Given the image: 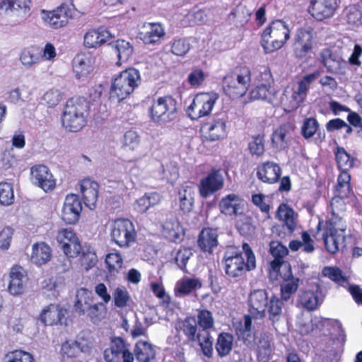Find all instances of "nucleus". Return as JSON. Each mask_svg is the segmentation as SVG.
<instances>
[{"mask_svg":"<svg viewBox=\"0 0 362 362\" xmlns=\"http://www.w3.org/2000/svg\"><path fill=\"white\" fill-rule=\"evenodd\" d=\"M89 111L88 102L83 98L68 100L62 116L63 127L69 132H77L86 124Z\"/></svg>","mask_w":362,"mask_h":362,"instance_id":"f257e3e1","label":"nucleus"},{"mask_svg":"<svg viewBox=\"0 0 362 362\" xmlns=\"http://www.w3.org/2000/svg\"><path fill=\"white\" fill-rule=\"evenodd\" d=\"M319 72H314L304 76L296 85L284 90L279 105H281L286 111L291 112L297 109L306 99L313 83L317 78Z\"/></svg>","mask_w":362,"mask_h":362,"instance_id":"f03ea898","label":"nucleus"},{"mask_svg":"<svg viewBox=\"0 0 362 362\" xmlns=\"http://www.w3.org/2000/svg\"><path fill=\"white\" fill-rule=\"evenodd\" d=\"M244 255L247 258V263L243 253L229 249L225 252L224 264L226 274L230 277L241 276L247 270H251L256 267L255 257L247 243L243 244Z\"/></svg>","mask_w":362,"mask_h":362,"instance_id":"7ed1b4c3","label":"nucleus"},{"mask_svg":"<svg viewBox=\"0 0 362 362\" xmlns=\"http://www.w3.org/2000/svg\"><path fill=\"white\" fill-rule=\"evenodd\" d=\"M290 37L288 25L281 20L272 22L264 30L261 46L265 53H272L281 49Z\"/></svg>","mask_w":362,"mask_h":362,"instance_id":"20e7f679","label":"nucleus"},{"mask_svg":"<svg viewBox=\"0 0 362 362\" xmlns=\"http://www.w3.org/2000/svg\"><path fill=\"white\" fill-rule=\"evenodd\" d=\"M141 82L140 72L134 68L127 69L113 80L110 94L119 100L125 99Z\"/></svg>","mask_w":362,"mask_h":362,"instance_id":"39448f33","label":"nucleus"},{"mask_svg":"<svg viewBox=\"0 0 362 362\" xmlns=\"http://www.w3.org/2000/svg\"><path fill=\"white\" fill-rule=\"evenodd\" d=\"M346 226L344 221H339L336 218L328 219L322 228V238L327 250L334 254L343 246L345 241L344 232Z\"/></svg>","mask_w":362,"mask_h":362,"instance_id":"423d86ee","label":"nucleus"},{"mask_svg":"<svg viewBox=\"0 0 362 362\" xmlns=\"http://www.w3.org/2000/svg\"><path fill=\"white\" fill-rule=\"evenodd\" d=\"M177 101L171 96L159 97L154 100L149 113L151 119L156 122L168 123L177 117Z\"/></svg>","mask_w":362,"mask_h":362,"instance_id":"0eeeda50","label":"nucleus"},{"mask_svg":"<svg viewBox=\"0 0 362 362\" xmlns=\"http://www.w3.org/2000/svg\"><path fill=\"white\" fill-rule=\"evenodd\" d=\"M250 71L243 68L240 73H232L225 76L223 79V90L232 98L243 96L250 85Z\"/></svg>","mask_w":362,"mask_h":362,"instance_id":"6e6552de","label":"nucleus"},{"mask_svg":"<svg viewBox=\"0 0 362 362\" xmlns=\"http://www.w3.org/2000/svg\"><path fill=\"white\" fill-rule=\"evenodd\" d=\"M111 237L120 247H129L136 238L134 223L126 218L115 220L111 225Z\"/></svg>","mask_w":362,"mask_h":362,"instance_id":"1a4fd4ad","label":"nucleus"},{"mask_svg":"<svg viewBox=\"0 0 362 362\" xmlns=\"http://www.w3.org/2000/svg\"><path fill=\"white\" fill-rule=\"evenodd\" d=\"M218 97V94L215 92L197 94L188 107L189 116L192 119H197L209 115L211 112Z\"/></svg>","mask_w":362,"mask_h":362,"instance_id":"9d476101","label":"nucleus"},{"mask_svg":"<svg viewBox=\"0 0 362 362\" xmlns=\"http://www.w3.org/2000/svg\"><path fill=\"white\" fill-rule=\"evenodd\" d=\"M316 39L317 33L311 26L306 25L298 29L293 44L296 56L299 58L305 57L313 49Z\"/></svg>","mask_w":362,"mask_h":362,"instance_id":"9b49d317","label":"nucleus"},{"mask_svg":"<svg viewBox=\"0 0 362 362\" xmlns=\"http://www.w3.org/2000/svg\"><path fill=\"white\" fill-rule=\"evenodd\" d=\"M261 77L263 81H265V83L257 86L250 90V99L252 100H264L274 106L279 105L278 92L270 85L271 81H272V76L270 71L265 69L262 73Z\"/></svg>","mask_w":362,"mask_h":362,"instance_id":"f8f14e48","label":"nucleus"},{"mask_svg":"<svg viewBox=\"0 0 362 362\" xmlns=\"http://www.w3.org/2000/svg\"><path fill=\"white\" fill-rule=\"evenodd\" d=\"M40 17L45 26L57 30L65 27L69 23L71 18L70 10L64 5L51 11L42 9L40 11Z\"/></svg>","mask_w":362,"mask_h":362,"instance_id":"ddd939ff","label":"nucleus"},{"mask_svg":"<svg viewBox=\"0 0 362 362\" xmlns=\"http://www.w3.org/2000/svg\"><path fill=\"white\" fill-rule=\"evenodd\" d=\"M57 240L66 257L74 258L81 253V243L71 228L59 230L57 235Z\"/></svg>","mask_w":362,"mask_h":362,"instance_id":"4468645a","label":"nucleus"},{"mask_svg":"<svg viewBox=\"0 0 362 362\" xmlns=\"http://www.w3.org/2000/svg\"><path fill=\"white\" fill-rule=\"evenodd\" d=\"M201 136L205 141H216L226 136V122L223 118L216 117L205 122L200 129Z\"/></svg>","mask_w":362,"mask_h":362,"instance_id":"2eb2a0df","label":"nucleus"},{"mask_svg":"<svg viewBox=\"0 0 362 362\" xmlns=\"http://www.w3.org/2000/svg\"><path fill=\"white\" fill-rule=\"evenodd\" d=\"M32 182L45 192L54 189L56 186V180L47 166L45 165H35L30 169Z\"/></svg>","mask_w":362,"mask_h":362,"instance_id":"dca6fc26","label":"nucleus"},{"mask_svg":"<svg viewBox=\"0 0 362 362\" xmlns=\"http://www.w3.org/2000/svg\"><path fill=\"white\" fill-rule=\"evenodd\" d=\"M269 298L266 290L256 289L250 292L248 298L249 312L255 318H262L265 316Z\"/></svg>","mask_w":362,"mask_h":362,"instance_id":"f3484780","label":"nucleus"},{"mask_svg":"<svg viewBox=\"0 0 362 362\" xmlns=\"http://www.w3.org/2000/svg\"><path fill=\"white\" fill-rule=\"evenodd\" d=\"M282 270L279 272V278L282 279L281 284V297L282 300H288L296 292L298 288V278L292 275L291 265L283 264Z\"/></svg>","mask_w":362,"mask_h":362,"instance_id":"a211bd4d","label":"nucleus"},{"mask_svg":"<svg viewBox=\"0 0 362 362\" xmlns=\"http://www.w3.org/2000/svg\"><path fill=\"white\" fill-rule=\"evenodd\" d=\"M269 247L270 252L274 259L270 263L269 274L271 280L276 281L279 279V272L282 270V264H289L288 262L283 260L288 250L286 246L279 241L271 242Z\"/></svg>","mask_w":362,"mask_h":362,"instance_id":"6ab92c4d","label":"nucleus"},{"mask_svg":"<svg viewBox=\"0 0 362 362\" xmlns=\"http://www.w3.org/2000/svg\"><path fill=\"white\" fill-rule=\"evenodd\" d=\"M294 126L291 123H284L277 127L271 136L272 147L276 151H283L291 144Z\"/></svg>","mask_w":362,"mask_h":362,"instance_id":"aec40b11","label":"nucleus"},{"mask_svg":"<svg viewBox=\"0 0 362 362\" xmlns=\"http://www.w3.org/2000/svg\"><path fill=\"white\" fill-rule=\"evenodd\" d=\"M81 210L82 204L78 196L69 194L64 203L62 218L68 224H74L78 221Z\"/></svg>","mask_w":362,"mask_h":362,"instance_id":"412c9836","label":"nucleus"},{"mask_svg":"<svg viewBox=\"0 0 362 362\" xmlns=\"http://www.w3.org/2000/svg\"><path fill=\"white\" fill-rule=\"evenodd\" d=\"M338 6L337 0H310L309 13L317 21L331 16Z\"/></svg>","mask_w":362,"mask_h":362,"instance_id":"4be33fe9","label":"nucleus"},{"mask_svg":"<svg viewBox=\"0 0 362 362\" xmlns=\"http://www.w3.org/2000/svg\"><path fill=\"white\" fill-rule=\"evenodd\" d=\"M9 277L8 292L13 296L22 294L28 280L25 269L21 266L15 265L11 269Z\"/></svg>","mask_w":362,"mask_h":362,"instance_id":"5701e85b","label":"nucleus"},{"mask_svg":"<svg viewBox=\"0 0 362 362\" xmlns=\"http://www.w3.org/2000/svg\"><path fill=\"white\" fill-rule=\"evenodd\" d=\"M320 60L327 68V71L335 74H345L347 66L346 62L330 49H325L321 52Z\"/></svg>","mask_w":362,"mask_h":362,"instance_id":"b1692460","label":"nucleus"},{"mask_svg":"<svg viewBox=\"0 0 362 362\" xmlns=\"http://www.w3.org/2000/svg\"><path fill=\"white\" fill-rule=\"evenodd\" d=\"M223 186V177L218 170H213L202 179L199 184V193L202 197H207Z\"/></svg>","mask_w":362,"mask_h":362,"instance_id":"393cba45","label":"nucleus"},{"mask_svg":"<svg viewBox=\"0 0 362 362\" xmlns=\"http://www.w3.org/2000/svg\"><path fill=\"white\" fill-rule=\"evenodd\" d=\"M93 69V59L89 54L79 53L74 58L72 70L77 79L86 78Z\"/></svg>","mask_w":362,"mask_h":362,"instance_id":"a878e982","label":"nucleus"},{"mask_svg":"<svg viewBox=\"0 0 362 362\" xmlns=\"http://www.w3.org/2000/svg\"><path fill=\"white\" fill-rule=\"evenodd\" d=\"M281 170L279 165L272 161H267L257 168V176L263 182L273 184L276 182L281 176Z\"/></svg>","mask_w":362,"mask_h":362,"instance_id":"bb28decb","label":"nucleus"},{"mask_svg":"<svg viewBox=\"0 0 362 362\" xmlns=\"http://www.w3.org/2000/svg\"><path fill=\"white\" fill-rule=\"evenodd\" d=\"M218 206L222 214L232 216L242 214L243 203L238 194H229L221 199Z\"/></svg>","mask_w":362,"mask_h":362,"instance_id":"cd10ccee","label":"nucleus"},{"mask_svg":"<svg viewBox=\"0 0 362 362\" xmlns=\"http://www.w3.org/2000/svg\"><path fill=\"white\" fill-rule=\"evenodd\" d=\"M114 35L105 28L91 29L83 37V45L87 48H97L105 43Z\"/></svg>","mask_w":362,"mask_h":362,"instance_id":"c85d7f7f","label":"nucleus"},{"mask_svg":"<svg viewBox=\"0 0 362 362\" xmlns=\"http://www.w3.org/2000/svg\"><path fill=\"white\" fill-rule=\"evenodd\" d=\"M98 184L90 179H83L80 183V189L85 205L93 209L98 198Z\"/></svg>","mask_w":362,"mask_h":362,"instance_id":"c756f323","label":"nucleus"},{"mask_svg":"<svg viewBox=\"0 0 362 362\" xmlns=\"http://www.w3.org/2000/svg\"><path fill=\"white\" fill-rule=\"evenodd\" d=\"M165 34V29L160 23H148L144 25L140 37L146 45H155Z\"/></svg>","mask_w":362,"mask_h":362,"instance_id":"7c9ffc66","label":"nucleus"},{"mask_svg":"<svg viewBox=\"0 0 362 362\" xmlns=\"http://www.w3.org/2000/svg\"><path fill=\"white\" fill-rule=\"evenodd\" d=\"M52 257V249L45 242H38L33 245L30 261L37 266L47 264Z\"/></svg>","mask_w":362,"mask_h":362,"instance_id":"2f4dec72","label":"nucleus"},{"mask_svg":"<svg viewBox=\"0 0 362 362\" xmlns=\"http://www.w3.org/2000/svg\"><path fill=\"white\" fill-rule=\"evenodd\" d=\"M202 286L201 281L197 278L183 277L177 281L175 294L177 297H183L195 291Z\"/></svg>","mask_w":362,"mask_h":362,"instance_id":"473e14b6","label":"nucleus"},{"mask_svg":"<svg viewBox=\"0 0 362 362\" xmlns=\"http://www.w3.org/2000/svg\"><path fill=\"white\" fill-rule=\"evenodd\" d=\"M64 317V311L59 305L50 304L42 310L40 319L46 325H53L60 322Z\"/></svg>","mask_w":362,"mask_h":362,"instance_id":"72a5a7b5","label":"nucleus"},{"mask_svg":"<svg viewBox=\"0 0 362 362\" xmlns=\"http://www.w3.org/2000/svg\"><path fill=\"white\" fill-rule=\"evenodd\" d=\"M194 187L187 185H182L177 192V200L180 209L185 213L191 211L193 209L194 202Z\"/></svg>","mask_w":362,"mask_h":362,"instance_id":"f704fd0d","label":"nucleus"},{"mask_svg":"<svg viewBox=\"0 0 362 362\" xmlns=\"http://www.w3.org/2000/svg\"><path fill=\"white\" fill-rule=\"evenodd\" d=\"M297 214L288 205L281 204L276 211V217L281 221L284 226L289 230L293 232L297 226Z\"/></svg>","mask_w":362,"mask_h":362,"instance_id":"c9c22d12","label":"nucleus"},{"mask_svg":"<svg viewBox=\"0 0 362 362\" xmlns=\"http://www.w3.org/2000/svg\"><path fill=\"white\" fill-rule=\"evenodd\" d=\"M163 235L172 242H177L182 238L183 229L175 217L168 219L163 225Z\"/></svg>","mask_w":362,"mask_h":362,"instance_id":"e433bc0d","label":"nucleus"},{"mask_svg":"<svg viewBox=\"0 0 362 362\" xmlns=\"http://www.w3.org/2000/svg\"><path fill=\"white\" fill-rule=\"evenodd\" d=\"M217 232L212 228H204L199 234L198 245L204 252H211L217 246Z\"/></svg>","mask_w":362,"mask_h":362,"instance_id":"4c0bfd02","label":"nucleus"},{"mask_svg":"<svg viewBox=\"0 0 362 362\" xmlns=\"http://www.w3.org/2000/svg\"><path fill=\"white\" fill-rule=\"evenodd\" d=\"M134 354L139 362H149L154 358L156 352L147 341H139L135 345Z\"/></svg>","mask_w":362,"mask_h":362,"instance_id":"58836bf2","label":"nucleus"},{"mask_svg":"<svg viewBox=\"0 0 362 362\" xmlns=\"http://www.w3.org/2000/svg\"><path fill=\"white\" fill-rule=\"evenodd\" d=\"M112 47L117 56V65H121L127 62L134 52L132 45L129 42L124 40H118L115 42Z\"/></svg>","mask_w":362,"mask_h":362,"instance_id":"ea45409f","label":"nucleus"},{"mask_svg":"<svg viewBox=\"0 0 362 362\" xmlns=\"http://www.w3.org/2000/svg\"><path fill=\"white\" fill-rule=\"evenodd\" d=\"M352 193L351 175L348 171L342 170L337 177L335 194L342 197H350Z\"/></svg>","mask_w":362,"mask_h":362,"instance_id":"a19ab883","label":"nucleus"},{"mask_svg":"<svg viewBox=\"0 0 362 362\" xmlns=\"http://www.w3.org/2000/svg\"><path fill=\"white\" fill-rule=\"evenodd\" d=\"M299 303L308 310H314L321 304L317 292L305 291L298 297Z\"/></svg>","mask_w":362,"mask_h":362,"instance_id":"79ce46f5","label":"nucleus"},{"mask_svg":"<svg viewBox=\"0 0 362 362\" xmlns=\"http://www.w3.org/2000/svg\"><path fill=\"white\" fill-rule=\"evenodd\" d=\"M233 337L228 333H221L218 335L216 344V349L221 357L229 354L232 349Z\"/></svg>","mask_w":362,"mask_h":362,"instance_id":"37998d69","label":"nucleus"},{"mask_svg":"<svg viewBox=\"0 0 362 362\" xmlns=\"http://www.w3.org/2000/svg\"><path fill=\"white\" fill-rule=\"evenodd\" d=\"M348 197H342L339 194H335L334 197L332 199L330 202L331 216L329 219L336 218L339 221H344L342 214L346 210L345 199Z\"/></svg>","mask_w":362,"mask_h":362,"instance_id":"c03bdc74","label":"nucleus"},{"mask_svg":"<svg viewBox=\"0 0 362 362\" xmlns=\"http://www.w3.org/2000/svg\"><path fill=\"white\" fill-rule=\"evenodd\" d=\"M282 302L276 296H272L269 302L267 308L269 319L275 323L280 320L282 316Z\"/></svg>","mask_w":362,"mask_h":362,"instance_id":"a18cd8bd","label":"nucleus"},{"mask_svg":"<svg viewBox=\"0 0 362 362\" xmlns=\"http://www.w3.org/2000/svg\"><path fill=\"white\" fill-rule=\"evenodd\" d=\"M335 159L339 168L348 171L354 166V159L342 147H337L334 151Z\"/></svg>","mask_w":362,"mask_h":362,"instance_id":"49530a36","label":"nucleus"},{"mask_svg":"<svg viewBox=\"0 0 362 362\" xmlns=\"http://www.w3.org/2000/svg\"><path fill=\"white\" fill-rule=\"evenodd\" d=\"M113 301L115 307L125 308L130 305L132 299L130 295L124 286H117L112 293Z\"/></svg>","mask_w":362,"mask_h":362,"instance_id":"de8ad7c7","label":"nucleus"},{"mask_svg":"<svg viewBox=\"0 0 362 362\" xmlns=\"http://www.w3.org/2000/svg\"><path fill=\"white\" fill-rule=\"evenodd\" d=\"M4 362H35V358L30 353L16 349L8 352L4 356Z\"/></svg>","mask_w":362,"mask_h":362,"instance_id":"09e8293b","label":"nucleus"},{"mask_svg":"<svg viewBox=\"0 0 362 362\" xmlns=\"http://www.w3.org/2000/svg\"><path fill=\"white\" fill-rule=\"evenodd\" d=\"M302 241L293 240L289 243V247L293 251H297L298 249L302 248L304 252H312L314 251V246L313 245V240L308 232H303L301 235Z\"/></svg>","mask_w":362,"mask_h":362,"instance_id":"8fccbe9b","label":"nucleus"},{"mask_svg":"<svg viewBox=\"0 0 362 362\" xmlns=\"http://www.w3.org/2000/svg\"><path fill=\"white\" fill-rule=\"evenodd\" d=\"M272 354V347L268 337L264 336L259 341L257 346V358L262 362H267Z\"/></svg>","mask_w":362,"mask_h":362,"instance_id":"3c124183","label":"nucleus"},{"mask_svg":"<svg viewBox=\"0 0 362 362\" xmlns=\"http://www.w3.org/2000/svg\"><path fill=\"white\" fill-rule=\"evenodd\" d=\"M105 264L109 273L115 275L122 269L123 259L119 253H110L106 255Z\"/></svg>","mask_w":362,"mask_h":362,"instance_id":"603ef678","label":"nucleus"},{"mask_svg":"<svg viewBox=\"0 0 362 362\" xmlns=\"http://www.w3.org/2000/svg\"><path fill=\"white\" fill-rule=\"evenodd\" d=\"M107 315V307L104 303H98L90 305L88 310L87 315L94 323L101 321L105 318Z\"/></svg>","mask_w":362,"mask_h":362,"instance_id":"864d4df0","label":"nucleus"},{"mask_svg":"<svg viewBox=\"0 0 362 362\" xmlns=\"http://www.w3.org/2000/svg\"><path fill=\"white\" fill-rule=\"evenodd\" d=\"M14 202V192L11 184L8 182L0 183V204L10 206Z\"/></svg>","mask_w":362,"mask_h":362,"instance_id":"5fc2aeb1","label":"nucleus"},{"mask_svg":"<svg viewBox=\"0 0 362 362\" xmlns=\"http://www.w3.org/2000/svg\"><path fill=\"white\" fill-rule=\"evenodd\" d=\"M346 22L351 27H358L362 25V7L352 6L346 11Z\"/></svg>","mask_w":362,"mask_h":362,"instance_id":"6e6d98bb","label":"nucleus"},{"mask_svg":"<svg viewBox=\"0 0 362 362\" xmlns=\"http://www.w3.org/2000/svg\"><path fill=\"white\" fill-rule=\"evenodd\" d=\"M323 276L337 283L343 284L347 281V278L344 275L342 271L338 267H325L322 271Z\"/></svg>","mask_w":362,"mask_h":362,"instance_id":"4d7b16f0","label":"nucleus"},{"mask_svg":"<svg viewBox=\"0 0 362 362\" xmlns=\"http://www.w3.org/2000/svg\"><path fill=\"white\" fill-rule=\"evenodd\" d=\"M78 262L81 269L88 272L95 267L98 262V257L94 252L88 250L87 252H83L82 255L78 259Z\"/></svg>","mask_w":362,"mask_h":362,"instance_id":"13d9d810","label":"nucleus"},{"mask_svg":"<svg viewBox=\"0 0 362 362\" xmlns=\"http://www.w3.org/2000/svg\"><path fill=\"white\" fill-rule=\"evenodd\" d=\"M122 144L125 148L136 151L140 144V136L135 131H127L124 134Z\"/></svg>","mask_w":362,"mask_h":362,"instance_id":"bf43d9fd","label":"nucleus"},{"mask_svg":"<svg viewBox=\"0 0 362 362\" xmlns=\"http://www.w3.org/2000/svg\"><path fill=\"white\" fill-rule=\"evenodd\" d=\"M297 327L301 334H310L314 329L313 319L309 315L298 317Z\"/></svg>","mask_w":362,"mask_h":362,"instance_id":"052dcab7","label":"nucleus"},{"mask_svg":"<svg viewBox=\"0 0 362 362\" xmlns=\"http://www.w3.org/2000/svg\"><path fill=\"white\" fill-rule=\"evenodd\" d=\"M318 127L319 124L316 119L313 117L306 118L303 121L301 127L302 134L305 139H310L315 135Z\"/></svg>","mask_w":362,"mask_h":362,"instance_id":"680f3d73","label":"nucleus"},{"mask_svg":"<svg viewBox=\"0 0 362 362\" xmlns=\"http://www.w3.org/2000/svg\"><path fill=\"white\" fill-rule=\"evenodd\" d=\"M190 49V45L186 39H175L171 45V52L177 56L183 57Z\"/></svg>","mask_w":362,"mask_h":362,"instance_id":"e2e57ef3","label":"nucleus"},{"mask_svg":"<svg viewBox=\"0 0 362 362\" xmlns=\"http://www.w3.org/2000/svg\"><path fill=\"white\" fill-rule=\"evenodd\" d=\"M40 57L35 53L33 48H27L23 50L21 54V63L28 67L39 62Z\"/></svg>","mask_w":362,"mask_h":362,"instance_id":"0e129e2a","label":"nucleus"},{"mask_svg":"<svg viewBox=\"0 0 362 362\" xmlns=\"http://www.w3.org/2000/svg\"><path fill=\"white\" fill-rule=\"evenodd\" d=\"M196 341L199 342L203 354L207 357H211L213 354V340L209 332H203Z\"/></svg>","mask_w":362,"mask_h":362,"instance_id":"69168bd1","label":"nucleus"},{"mask_svg":"<svg viewBox=\"0 0 362 362\" xmlns=\"http://www.w3.org/2000/svg\"><path fill=\"white\" fill-rule=\"evenodd\" d=\"M198 324L203 328V332L214 327V318L212 313L206 310H202L198 314Z\"/></svg>","mask_w":362,"mask_h":362,"instance_id":"338daca9","label":"nucleus"},{"mask_svg":"<svg viewBox=\"0 0 362 362\" xmlns=\"http://www.w3.org/2000/svg\"><path fill=\"white\" fill-rule=\"evenodd\" d=\"M62 100V94L57 89L49 90L44 94L42 98L44 103L49 107L57 105Z\"/></svg>","mask_w":362,"mask_h":362,"instance_id":"774afa93","label":"nucleus"}]
</instances>
